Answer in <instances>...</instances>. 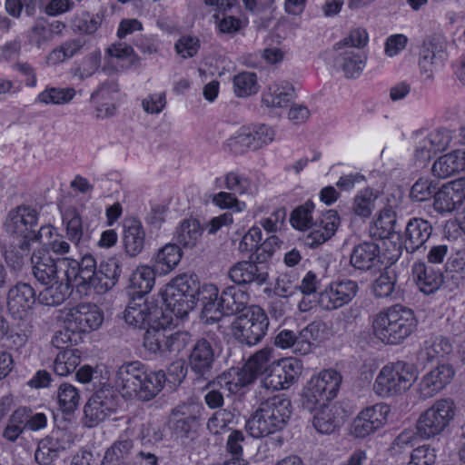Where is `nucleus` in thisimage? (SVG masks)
<instances>
[{
  "mask_svg": "<svg viewBox=\"0 0 465 465\" xmlns=\"http://www.w3.org/2000/svg\"><path fill=\"white\" fill-rule=\"evenodd\" d=\"M453 136L454 131L445 127L431 131L418 142L415 150L416 159L421 163L429 161L433 154L445 151Z\"/></svg>",
  "mask_w": 465,
  "mask_h": 465,
  "instance_id": "4be33fe9",
  "label": "nucleus"
},
{
  "mask_svg": "<svg viewBox=\"0 0 465 465\" xmlns=\"http://www.w3.org/2000/svg\"><path fill=\"white\" fill-rule=\"evenodd\" d=\"M381 248L378 243L362 242L353 247L350 263L356 270L370 271L381 263Z\"/></svg>",
  "mask_w": 465,
  "mask_h": 465,
  "instance_id": "7c9ffc66",
  "label": "nucleus"
},
{
  "mask_svg": "<svg viewBox=\"0 0 465 465\" xmlns=\"http://www.w3.org/2000/svg\"><path fill=\"white\" fill-rule=\"evenodd\" d=\"M182 256L181 247L177 243H167L155 254L153 268L160 274H167L179 264Z\"/></svg>",
  "mask_w": 465,
  "mask_h": 465,
  "instance_id": "58836bf2",
  "label": "nucleus"
},
{
  "mask_svg": "<svg viewBox=\"0 0 465 465\" xmlns=\"http://www.w3.org/2000/svg\"><path fill=\"white\" fill-rule=\"evenodd\" d=\"M396 282V273L386 269L372 283L371 290L374 296L377 298L391 296L394 292Z\"/></svg>",
  "mask_w": 465,
  "mask_h": 465,
  "instance_id": "864d4df0",
  "label": "nucleus"
},
{
  "mask_svg": "<svg viewBox=\"0 0 465 465\" xmlns=\"http://www.w3.org/2000/svg\"><path fill=\"white\" fill-rule=\"evenodd\" d=\"M233 86L237 96L252 95L258 91L257 76L252 72H242L234 76Z\"/></svg>",
  "mask_w": 465,
  "mask_h": 465,
  "instance_id": "5fc2aeb1",
  "label": "nucleus"
},
{
  "mask_svg": "<svg viewBox=\"0 0 465 465\" xmlns=\"http://www.w3.org/2000/svg\"><path fill=\"white\" fill-rule=\"evenodd\" d=\"M102 24V17L99 15H92L88 12H84L74 20V27L75 30L92 35L100 27Z\"/></svg>",
  "mask_w": 465,
  "mask_h": 465,
  "instance_id": "0e129e2a",
  "label": "nucleus"
},
{
  "mask_svg": "<svg viewBox=\"0 0 465 465\" xmlns=\"http://www.w3.org/2000/svg\"><path fill=\"white\" fill-rule=\"evenodd\" d=\"M312 424L316 430L322 434L332 433L339 426L334 414L327 406L320 409L313 417Z\"/></svg>",
  "mask_w": 465,
  "mask_h": 465,
  "instance_id": "bf43d9fd",
  "label": "nucleus"
},
{
  "mask_svg": "<svg viewBox=\"0 0 465 465\" xmlns=\"http://www.w3.org/2000/svg\"><path fill=\"white\" fill-rule=\"evenodd\" d=\"M145 363L140 361H132L124 362L115 371L114 385L121 395L131 400L132 395H135L136 381L139 375H142Z\"/></svg>",
  "mask_w": 465,
  "mask_h": 465,
  "instance_id": "bb28decb",
  "label": "nucleus"
},
{
  "mask_svg": "<svg viewBox=\"0 0 465 465\" xmlns=\"http://www.w3.org/2000/svg\"><path fill=\"white\" fill-rule=\"evenodd\" d=\"M71 264L64 271V278L67 282H74L78 288L84 291L94 289L95 291L98 267L94 257L91 254L84 255L80 262L70 261Z\"/></svg>",
  "mask_w": 465,
  "mask_h": 465,
  "instance_id": "aec40b11",
  "label": "nucleus"
},
{
  "mask_svg": "<svg viewBox=\"0 0 465 465\" xmlns=\"http://www.w3.org/2000/svg\"><path fill=\"white\" fill-rule=\"evenodd\" d=\"M172 324L173 322L163 326L158 323L151 325L144 331L143 347L161 358L176 356L186 347L190 337L187 332L173 331L171 329Z\"/></svg>",
  "mask_w": 465,
  "mask_h": 465,
  "instance_id": "0eeeda50",
  "label": "nucleus"
},
{
  "mask_svg": "<svg viewBox=\"0 0 465 465\" xmlns=\"http://www.w3.org/2000/svg\"><path fill=\"white\" fill-rule=\"evenodd\" d=\"M375 200L376 196L372 189L366 188L360 191L354 198L352 212L362 218L370 217L375 206Z\"/></svg>",
  "mask_w": 465,
  "mask_h": 465,
  "instance_id": "603ef678",
  "label": "nucleus"
},
{
  "mask_svg": "<svg viewBox=\"0 0 465 465\" xmlns=\"http://www.w3.org/2000/svg\"><path fill=\"white\" fill-rule=\"evenodd\" d=\"M158 272L154 268L150 266H141L132 272L129 277V284L127 286L128 292L131 297L142 296L146 299L155 281V273Z\"/></svg>",
  "mask_w": 465,
  "mask_h": 465,
  "instance_id": "e433bc0d",
  "label": "nucleus"
},
{
  "mask_svg": "<svg viewBox=\"0 0 465 465\" xmlns=\"http://www.w3.org/2000/svg\"><path fill=\"white\" fill-rule=\"evenodd\" d=\"M67 238L74 243L86 242L96 227L94 221H84L74 207H68L63 213Z\"/></svg>",
  "mask_w": 465,
  "mask_h": 465,
  "instance_id": "a878e982",
  "label": "nucleus"
},
{
  "mask_svg": "<svg viewBox=\"0 0 465 465\" xmlns=\"http://www.w3.org/2000/svg\"><path fill=\"white\" fill-rule=\"evenodd\" d=\"M124 319L128 325L145 331L151 325L158 323L163 326L173 322L171 313L165 312L157 301L135 295L130 298L124 312Z\"/></svg>",
  "mask_w": 465,
  "mask_h": 465,
  "instance_id": "6e6552de",
  "label": "nucleus"
},
{
  "mask_svg": "<svg viewBox=\"0 0 465 465\" xmlns=\"http://www.w3.org/2000/svg\"><path fill=\"white\" fill-rule=\"evenodd\" d=\"M38 302V295L34 287L24 282H18L13 285L7 292V308L9 312L23 318L34 308Z\"/></svg>",
  "mask_w": 465,
  "mask_h": 465,
  "instance_id": "5701e85b",
  "label": "nucleus"
},
{
  "mask_svg": "<svg viewBox=\"0 0 465 465\" xmlns=\"http://www.w3.org/2000/svg\"><path fill=\"white\" fill-rule=\"evenodd\" d=\"M395 224L394 213L391 211H384L375 221L374 226L371 229V233L377 235L380 239L388 238L391 231L394 230Z\"/></svg>",
  "mask_w": 465,
  "mask_h": 465,
  "instance_id": "e2e57ef3",
  "label": "nucleus"
},
{
  "mask_svg": "<svg viewBox=\"0 0 465 465\" xmlns=\"http://www.w3.org/2000/svg\"><path fill=\"white\" fill-rule=\"evenodd\" d=\"M80 339V333L76 331L69 330V325L65 324L63 330L55 332L52 339V344L63 351L69 350L72 349L71 347L74 344H77Z\"/></svg>",
  "mask_w": 465,
  "mask_h": 465,
  "instance_id": "774afa93",
  "label": "nucleus"
},
{
  "mask_svg": "<svg viewBox=\"0 0 465 465\" xmlns=\"http://www.w3.org/2000/svg\"><path fill=\"white\" fill-rule=\"evenodd\" d=\"M389 412L386 404H375L362 410L354 419L351 426V434L355 438L363 439L381 428Z\"/></svg>",
  "mask_w": 465,
  "mask_h": 465,
  "instance_id": "a211bd4d",
  "label": "nucleus"
},
{
  "mask_svg": "<svg viewBox=\"0 0 465 465\" xmlns=\"http://www.w3.org/2000/svg\"><path fill=\"white\" fill-rule=\"evenodd\" d=\"M357 282L343 279L331 282L319 294V305L325 311H333L350 303L357 295Z\"/></svg>",
  "mask_w": 465,
  "mask_h": 465,
  "instance_id": "2eb2a0df",
  "label": "nucleus"
},
{
  "mask_svg": "<svg viewBox=\"0 0 465 465\" xmlns=\"http://www.w3.org/2000/svg\"><path fill=\"white\" fill-rule=\"evenodd\" d=\"M366 59L363 53L350 49L340 53L335 63L341 68L345 77L357 78L365 66Z\"/></svg>",
  "mask_w": 465,
  "mask_h": 465,
  "instance_id": "ea45409f",
  "label": "nucleus"
},
{
  "mask_svg": "<svg viewBox=\"0 0 465 465\" xmlns=\"http://www.w3.org/2000/svg\"><path fill=\"white\" fill-rule=\"evenodd\" d=\"M438 189V184L430 178H419L411 186L410 191V198L412 202H425L432 197Z\"/></svg>",
  "mask_w": 465,
  "mask_h": 465,
  "instance_id": "8fccbe9b",
  "label": "nucleus"
},
{
  "mask_svg": "<svg viewBox=\"0 0 465 465\" xmlns=\"http://www.w3.org/2000/svg\"><path fill=\"white\" fill-rule=\"evenodd\" d=\"M218 341L214 334L207 333L205 337L198 339L193 345L189 358L188 366L195 375L197 381H208L216 373V349Z\"/></svg>",
  "mask_w": 465,
  "mask_h": 465,
  "instance_id": "9b49d317",
  "label": "nucleus"
},
{
  "mask_svg": "<svg viewBox=\"0 0 465 465\" xmlns=\"http://www.w3.org/2000/svg\"><path fill=\"white\" fill-rule=\"evenodd\" d=\"M102 54L95 50L85 55L80 64L74 69V75L81 80L92 76L101 65Z\"/></svg>",
  "mask_w": 465,
  "mask_h": 465,
  "instance_id": "6e6d98bb",
  "label": "nucleus"
},
{
  "mask_svg": "<svg viewBox=\"0 0 465 465\" xmlns=\"http://www.w3.org/2000/svg\"><path fill=\"white\" fill-rule=\"evenodd\" d=\"M314 203L307 201L304 204L295 208L291 214L292 225L299 230L312 229L305 237L304 244L310 248H317L336 232L340 225V217L335 210H326L313 223L312 213Z\"/></svg>",
  "mask_w": 465,
  "mask_h": 465,
  "instance_id": "7ed1b4c3",
  "label": "nucleus"
},
{
  "mask_svg": "<svg viewBox=\"0 0 465 465\" xmlns=\"http://www.w3.org/2000/svg\"><path fill=\"white\" fill-rule=\"evenodd\" d=\"M221 306L227 315L242 314L249 309V293L238 285L223 288L221 294Z\"/></svg>",
  "mask_w": 465,
  "mask_h": 465,
  "instance_id": "c9c22d12",
  "label": "nucleus"
},
{
  "mask_svg": "<svg viewBox=\"0 0 465 465\" xmlns=\"http://www.w3.org/2000/svg\"><path fill=\"white\" fill-rule=\"evenodd\" d=\"M439 179H445L465 171V149H457L436 160L431 168Z\"/></svg>",
  "mask_w": 465,
  "mask_h": 465,
  "instance_id": "f704fd0d",
  "label": "nucleus"
},
{
  "mask_svg": "<svg viewBox=\"0 0 465 465\" xmlns=\"http://www.w3.org/2000/svg\"><path fill=\"white\" fill-rule=\"evenodd\" d=\"M437 454L434 448L430 445H422L415 448L410 456L407 465H434Z\"/></svg>",
  "mask_w": 465,
  "mask_h": 465,
  "instance_id": "338daca9",
  "label": "nucleus"
},
{
  "mask_svg": "<svg viewBox=\"0 0 465 465\" xmlns=\"http://www.w3.org/2000/svg\"><path fill=\"white\" fill-rule=\"evenodd\" d=\"M341 376L335 370H324L312 377L303 388L301 404L303 410L312 412L323 408L336 397Z\"/></svg>",
  "mask_w": 465,
  "mask_h": 465,
  "instance_id": "423d86ee",
  "label": "nucleus"
},
{
  "mask_svg": "<svg viewBox=\"0 0 465 465\" xmlns=\"http://www.w3.org/2000/svg\"><path fill=\"white\" fill-rule=\"evenodd\" d=\"M433 227L430 221L420 218H411L405 227L404 247L409 253H413L425 247V243L432 234Z\"/></svg>",
  "mask_w": 465,
  "mask_h": 465,
  "instance_id": "393cba45",
  "label": "nucleus"
},
{
  "mask_svg": "<svg viewBox=\"0 0 465 465\" xmlns=\"http://www.w3.org/2000/svg\"><path fill=\"white\" fill-rule=\"evenodd\" d=\"M208 380L204 389L206 393L203 400L208 408L212 410L222 409L224 404V391H226L220 384L212 385V380Z\"/></svg>",
  "mask_w": 465,
  "mask_h": 465,
  "instance_id": "69168bd1",
  "label": "nucleus"
},
{
  "mask_svg": "<svg viewBox=\"0 0 465 465\" xmlns=\"http://www.w3.org/2000/svg\"><path fill=\"white\" fill-rule=\"evenodd\" d=\"M268 265H259L249 259L234 263L229 269L228 276L234 284L240 287H247L252 284L262 286L268 281Z\"/></svg>",
  "mask_w": 465,
  "mask_h": 465,
  "instance_id": "6ab92c4d",
  "label": "nucleus"
},
{
  "mask_svg": "<svg viewBox=\"0 0 465 465\" xmlns=\"http://www.w3.org/2000/svg\"><path fill=\"white\" fill-rule=\"evenodd\" d=\"M372 327L375 336L383 343L398 345L416 330L417 320L411 309L395 304L375 314Z\"/></svg>",
  "mask_w": 465,
  "mask_h": 465,
  "instance_id": "f03ea898",
  "label": "nucleus"
},
{
  "mask_svg": "<svg viewBox=\"0 0 465 465\" xmlns=\"http://www.w3.org/2000/svg\"><path fill=\"white\" fill-rule=\"evenodd\" d=\"M70 282L61 278L55 282H50L38 294V302L46 306H58L62 304L69 295Z\"/></svg>",
  "mask_w": 465,
  "mask_h": 465,
  "instance_id": "a19ab883",
  "label": "nucleus"
},
{
  "mask_svg": "<svg viewBox=\"0 0 465 465\" xmlns=\"http://www.w3.org/2000/svg\"><path fill=\"white\" fill-rule=\"evenodd\" d=\"M203 410L204 408L201 403L189 401L186 402H182L174 407L171 411L170 417L199 421Z\"/></svg>",
  "mask_w": 465,
  "mask_h": 465,
  "instance_id": "13d9d810",
  "label": "nucleus"
},
{
  "mask_svg": "<svg viewBox=\"0 0 465 465\" xmlns=\"http://www.w3.org/2000/svg\"><path fill=\"white\" fill-rule=\"evenodd\" d=\"M417 370L411 363L396 361L382 367L373 384L375 393L386 398L407 391L417 380Z\"/></svg>",
  "mask_w": 465,
  "mask_h": 465,
  "instance_id": "39448f33",
  "label": "nucleus"
},
{
  "mask_svg": "<svg viewBox=\"0 0 465 465\" xmlns=\"http://www.w3.org/2000/svg\"><path fill=\"white\" fill-rule=\"evenodd\" d=\"M123 272V263L116 257H109L98 266L95 292L102 294L112 290L119 282Z\"/></svg>",
  "mask_w": 465,
  "mask_h": 465,
  "instance_id": "473e14b6",
  "label": "nucleus"
},
{
  "mask_svg": "<svg viewBox=\"0 0 465 465\" xmlns=\"http://www.w3.org/2000/svg\"><path fill=\"white\" fill-rule=\"evenodd\" d=\"M369 35L366 29L357 27L350 31L349 35L334 45L335 50H341L345 47H355L361 49L367 45Z\"/></svg>",
  "mask_w": 465,
  "mask_h": 465,
  "instance_id": "052dcab7",
  "label": "nucleus"
},
{
  "mask_svg": "<svg viewBox=\"0 0 465 465\" xmlns=\"http://www.w3.org/2000/svg\"><path fill=\"white\" fill-rule=\"evenodd\" d=\"M465 201V178L457 179L437 189L434 195V210L440 213H452Z\"/></svg>",
  "mask_w": 465,
  "mask_h": 465,
  "instance_id": "412c9836",
  "label": "nucleus"
},
{
  "mask_svg": "<svg viewBox=\"0 0 465 465\" xmlns=\"http://www.w3.org/2000/svg\"><path fill=\"white\" fill-rule=\"evenodd\" d=\"M201 286L197 276L180 274L169 282L163 293V301L171 316L183 318L196 306Z\"/></svg>",
  "mask_w": 465,
  "mask_h": 465,
  "instance_id": "20e7f679",
  "label": "nucleus"
},
{
  "mask_svg": "<svg viewBox=\"0 0 465 465\" xmlns=\"http://www.w3.org/2000/svg\"><path fill=\"white\" fill-rule=\"evenodd\" d=\"M134 455V441L120 437L105 450L100 465H141Z\"/></svg>",
  "mask_w": 465,
  "mask_h": 465,
  "instance_id": "c756f323",
  "label": "nucleus"
},
{
  "mask_svg": "<svg viewBox=\"0 0 465 465\" xmlns=\"http://www.w3.org/2000/svg\"><path fill=\"white\" fill-rule=\"evenodd\" d=\"M119 405L117 391L110 385L95 391L84 407V424L94 428L115 413Z\"/></svg>",
  "mask_w": 465,
  "mask_h": 465,
  "instance_id": "ddd939ff",
  "label": "nucleus"
},
{
  "mask_svg": "<svg viewBox=\"0 0 465 465\" xmlns=\"http://www.w3.org/2000/svg\"><path fill=\"white\" fill-rule=\"evenodd\" d=\"M452 350L453 347L449 339L442 336L435 337L424 342L420 357L430 361L434 359L444 358L450 354Z\"/></svg>",
  "mask_w": 465,
  "mask_h": 465,
  "instance_id": "37998d69",
  "label": "nucleus"
},
{
  "mask_svg": "<svg viewBox=\"0 0 465 465\" xmlns=\"http://www.w3.org/2000/svg\"><path fill=\"white\" fill-rule=\"evenodd\" d=\"M456 406L450 399L436 401L417 421V433L424 439L441 434L454 419Z\"/></svg>",
  "mask_w": 465,
  "mask_h": 465,
  "instance_id": "9d476101",
  "label": "nucleus"
},
{
  "mask_svg": "<svg viewBox=\"0 0 465 465\" xmlns=\"http://www.w3.org/2000/svg\"><path fill=\"white\" fill-rule=\"evenodd\" d=\"M198 302H201L203 305L201 319L205 323L219 322L223 315H227L223 309H222L221 297L217 287L213 284L201 286L197 297Z\"/></svg>",
  "mask_w": 465,
  "mask_h": 465,
  "instance_id": "c85d7f7f",
  "label": "nucleus"
},
{
  "mask_svg": "<svg viewBox=\"0 0 465 465\" xmlns=\"http://www.w3.org/2000/svg\"><path fill=\"white\" fill-rule=\"evenodd\" d=\"M75 90L71 87H46L37 96V101L45 104H65L73 100Z\"/></svg>",
  "mask_w": 465,
  "mask_h": 465,
  "instance_id": "49530a36",
  "label": "nucleus"
},
{
  "mask_svg": "<svg viewBox=\"0 0 465 465\" xmlns=\"http://www.w3.org/2000/svg\"><path fill=\"white\" fill-rule=\"evenodd\" d=\"M270 361L271 351L261 350L248 360L243 368L249 374H252V379L255 381L258 376L268 371Z\"/></svg>",
  "mask_w": 465,
  "mask_h": 465,
  "instance_id": "4d7b16f0",
  "label": "nucleus"
},
{
  "mask_svg": "<svg viewBox=\"0 0 465 465\" xmlns=\"http://www.w3.org/2000/svg\"><path fill=\"white\" fill-rule=\"evenodd\" d=\"M145 231L137 218H128L124 222V245L127 255L135 257L145 247Z\"/></svg>",
  "mask_w": 465,
  "mask_h": 465,
  "instance_id": "72a5a7b5",
  "label": "nucleus"
},
{
  "mask_svg": "<svg viewBox=\"0 0 465 465\" xmlns=\"http://www.w3.org/2000/svg\"><path fill=\"white\" fill-rule=\"evenodd\" d=\"M319 332L320 323L315 322H311L300 331L295 332V352L302 355L308 354L312 350V343L317 341Z\"/></svg>",
  "mask_w": 465,
  "mask_h": 465,
  "instance_id": "a18cd8bd",
  "label": "nucleus"
},
{
  "mask_svg": "<svg viewBox=\"0 0 465 465\" xmlns=\"http://www.w3.org/2000/svg\"><path fill=\"white\" fill-rule=\"evenodd\" d=\"M232 335L241 344L253 346L265 337L269 328V318L258 305H251L245 312L238 315L232 323Z\"/></svg>",
  "mask_w": 465,
  "mask_h": 465,
  "instance_id": "1a4fd4ad",
  "label": "nucleus"
},
{
  "mask_svg": "<svg viewBox=\"0 0 465 465\" xmlns=\"http://www.w3.org/2000/svg\"><path fill=\"white\" fill-rule=\"evenodd\" d=\"M31 262L35 278L44 285H48L50 282H55L61 279L60 274L62 272L64 274V271L71 264L70 260L66 258L54 259L48 252L34 253Z\"/></svg>",
  "mask_w": 465,
  "mask_h": 465,
  "instance_id": "dca6fc26",
  "label": "nucleus"
},
{
  "mask_svg": "<svg viewBox=\"0 0 465 465\" xmlns=\"http://www.w3.org/2000/svg\"><path fill=\"white\" fill-rule=\"evenodd\" d=\"M227 146L234 154H242L248 149L254 150L250 126H242L227 140Z\"/></svg>",
  "mask_w": 465,
  "mask_h": 465,
  "instance_id": "09e8293b",
  "label": "nucleus"
},
{
  "mask_svg": "<svg viewBox=\"0 0 465 465\" xmlns=\"http://www.w3.org/2000/svg\"><path fill=\"white\" fill-rule=\"evenodd\" d=\"M5 229L8 234L19 241L22 251H29L30 242L35 239L37 213L29 205H19L9 211Z\"/></svg>",
  "mask_w": 465,
  "mask_h": 465,
  "instance_id": "f8f14e48",
  "label": "nucleus"
},
{
  "mask_svg": "<svg viewBox=\"0 0 465 465\" xmlns=\"http://www.w3.org/2000/svg\"><path fill=\"white\" fill-rule=\"evenodd\" d=\"M455 371L450 364H440L423 376L420 383V395L430 398L443 390L453 379Z\"/></svg>",
  "mask_w": 465,
  "mask_h": 465,
  "instance_id": "cd10ccee",
  "label": "nucleus"
},
{
  "mask_svg": "<svg viewBox=\"0 0 465 465\" xmlns=\"http://www.w3.org/2000/svg\"><path fill=\"white\" fill-rule=\"evenodd\" d=\"M235 415L228 409H219L213 413L207 421V429L213 434L227 428L234 422Z\"/></svg>",
  "mask_w": 465,
  "mask_h": 465,
  "instance_id": "680f3d73",
  "label": "nucleus"
},
{
  "mask_svg": "<svg viewBox=\"0 0 465 465\" xmlns=\"http://www.w3.org/2000/svg\"><path fill=\"white\" fill-rule=\"evenodd\" d=\"M32 333V325L26 322H21L13 326L6 335L7 346L18 351L25 346Z\"/></svg>",
  "mask_w": 465,
  "mask_h": 465,
  "instance_id": "3c124183",
  "label": "nucleus"
},
{
  "mask_svg": "<svg viewBox=\"0 0 465 465\" xmlns=\"http://www.w3.org/2000/svg\"><path fill=\"white\" fill-rule=\"evenodd\" d=\"M104 322L103 311L94 303L81 302L68 310L64 324L69 330L81 333H88L99 329Z\"/></svg>",
  "mask_w": 465,
  "mask_h": 465,
  "instance_id": "4468645a",
  "label": "nucleus"
},
{
  "mask_svg": "<svg viewBox=\"0 0 465 465\" xmlns=\"http://www.w3.org/2000/svg\"><path fill=\"white\" fill-rule=\"evenodd\" d=\"M292 414L291 400L283 394L262 401L246 420L245 429L253 438H262L282 430Z\"/></svg>",
  "mask_w": 465,
  "mask_h": 465,
  "instance_id": "f257e3e1",
  "label": "nucleus"
},
{
  "mask_svg": "<svg viewBox=\"0 0 465 465\" xmlns=\"http://www.w3.org/2000/svg\"><path fill=\"white\" fill-rule=\"evenodd\" d=\"M203 228L196 219L183 220L175 232V239L179 246L193 248L200 241Z\"/></svg>",
  "mask_w": 465,
  "mask_h": 465,
  "instance_id": "79ce46f5",
  "label": "nucleus"
},
{
  "mask_svg": "<svg viewBox=\"0 0 465 465\" xmlns=\"http://www.w3.org/2000/svg\"><path fill=\"white\" fill-rule=\"evenodd\" d=\"M165 382L166 375L163 371H153L145 364L136 381V391H134L135 395H132L131 400L148 402L162 391Z\"/></svg>",
  "mask_w": 465,
  "mask_h": 465,
  "instance_id": "b1692460",
  "label": "nucleus"
},
{
  "mask_svg": "<svg viewBox=\"0 0 465 465\" xmlns=\"http://www.w3.org/2000/svg\"><path fill=\"white\" fill-rule=\"evenodd\" d=\"M252 374H249L245 369H232L221 376L212 380V385L220 384L229 394H236L243 388L252 383Z\"/></svg>",
  "mask_w": 465,
  "mask_h": 465,
  "instance_id": "4c0bfd02",
  "label": "nucleus"
},
{
  "mask_svg": "<svg viewBox=\"0 0 465 465\" xmlns=\"http://www.w3.org/2000/svg\"><path fill=\"white\" fill-rule=\"evenodd\" d=\"M419 289L425 294H430L440 289L443 283V273L439 266L424 262H415L412 267Z\"/></svg>",
  "mask_w": 465,
  "mask_h": 465,
  "instance_id": "2f4dec72",
  "label": "nucleus"
},
{
  "mask_svg": "<svg viewBox=\"0 0 465 465\" xmlns=\"http://www.w3.org/2000/svg\"><path fill=\"white\" fill-rule=\"evenodd\" d=\"M302 370V366L297 359H284L270 371L262 384L268 390H286L297 381Z\"/></svg>",
  "mask_w": 465,
  "mask_h": 465,
  "instance_id": "f3484780",
  "label": "nucleus"
},
{
  "mask_svg": "<svg viewBox=\"0 0 465 465\" xmlns=\"http://www.w3.org/2000/svg\"><path fill=\"white\" fill-rule=\"evenodd\" d=\"M57 400L62 412L64 414H72L79 406V391L74 386L69 383H63L58 388Z\"/></svg>",
  "mask_w": 465,
  "mask_h": 465,
  "instance_id": "c03bdc74",
  "label": "nucleus"
},
{
  "mask_svg": "<svg viewBox=\"0 0 465 465\" xmlns=\"http://www.w3.org/2000/svg\"><path fill=\"white\" fill-rule=\"evenodd\" d=\"M282 242L275 235L268 237L264 242H260L249 259L259 265H268L267 262L272 257L275 251L280 247Z\"/></svg>",
  "mask_w": 465,
  "mask_h": 465,
  "instance_id": "de8ad7c7",
  "label": "nucleus"
}]
</instances>
